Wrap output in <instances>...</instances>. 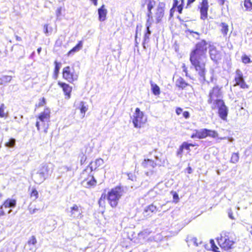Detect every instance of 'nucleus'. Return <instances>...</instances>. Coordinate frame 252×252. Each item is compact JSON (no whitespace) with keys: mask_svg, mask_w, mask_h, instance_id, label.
<instances>
[{"mask_svg":"<svg viewBox=\"0 0 252 252\" xmlns=\"http://www.w3.org/2000/svg\"><path fill=\"white\" fill-rule=\"evenodd\" d=\"M57 84L62 88L65 98L66 99H70L71 96L72 87L70 86L69 84L61 81H58Z\"/></svg>","mask_w":252,"mask_h":252,"instance_id":"4468645a","label":"nucleus"},{"mask_svg":"<svg viewBox=\"0 0 252 252\" xmlns=\"http://www.w3.org/2000/svg\"><path fill=\"white\" fill-rule=\"evenodd\" d=\"M182 67L183 68V71L186 74V76H188V68L186 66V64H183L182 66Z\"/></svg>","mask_w":252,"mask_h":252,"instance_id":"3c124183","label":"nucleus"},{"mask_svg":"<svg viewBox=\"0 0 252 252\" xmlns=\"http://www.w3.org/2000/svg\"><path fill=\"white\" fill-rule=\"evenodd\" d=\"M208 48L210 58L213 61L218 63L221 59V51L218 50L216 46L210 45L205 39H202L197 42L189 54V61L198 74L199 79L203 82L206 81L205 77L207 72L206 63Z\"/></svg>","mask_w":252,"mask_h":252,"instance_id":"f257e3e1","label":"nucleus"},{"mask_svg":"<svg viewBox=\"0 0 252 252\" xmlns=\"http://www.w3.org/2000/svg\"><path fill=\"white\" fill-rule=\"evenodd\" d=\"M177 1V6H176V9L177 10V11H178V6H179V5L180 4V1L178 0H173V3H174V2Z\"/></svg>","mask_w":252,"mask_h":252,"instance_id":"13d9d810","label":"nucleus"},{"mask_svg":"<svg viewBox=\"0 0 252 252\" xmlns=\"http://www.w3.org/2000/svg\"><path fill=\"white\" fill-rule=\"evenodd\" d=\"M186 170L187 171V172L188 173V174H191L192 173V168L190 166H188L186 169Z\"/></svg>","mask_w":252,"mask_h":252,"instance_id":"864d4df0","label":"nucleus"},{"mask_svg":"<svg viewBox=\"0 0 252 252\" xmlns=\"http://www.w3.org/2000/svg\"><path fill=\"white\" fill-rule=\"evenodd\" d=\"M15 37L17 41H22V38L21 37L19 36L18 35H15Z\"/></svg>","mask_w":252,"mask_h":252,"instance_id":"4d7b16f0","label":"nucleus"},{"mask_svg":"<svg viewBox=\"0 0 252 252\" xmlns=\"http://www.w3.org/2000/svg\"><path fill=\"white\" fill-rule=\"evenodd\" d=\"M15 143V140L14 139H10L8 142H6V145L9 147H13Z\"/></svg>","mask_w":252,"mask_h":252,"instance_id":"79ce46f5","label":"nucleus"},{"mask_svg":"<svg viewBox=\"0 0 252 252\" xmlns=\"http://www.w3.org/2000/svg\"><path fill=\"white\" fill-rule=\"evenodd\" d=\"M54 64L55 65L53 77L55 79H57L58 78L60 69L61 66V63L60 62H58L57 61H55L54 62Z\"/></svg>","mask_w":252,"mask_h":252,"instance_id":"4be33fe9","label":"nucleus"},{"mask_svg":"<svg viewBox=\"0 0 252 252\" xmlns=\"http://www.w3.org/2000/svg\"><path fill=\"white\" fill-rule=\"evenodd\" d=\"M83 41L82 40L79 41L77 44L67 52V56L74 54L75 53L80 50L83 47Z\"/></svg>","mask_w":252,"mask_h":252,"instance_id":"a211bd4d","label":"nucleus"},{"mask_svg":"<svg viewBox=\"0 0 252 252\" xmlns=\"http://www.w3.org/2000/svg\"><path fill=\"white\" fill-rule=\"evenodd\" d=\"M153 22V18H147L146 20V32L145 33H148L149 34H151V31L150 30V28L152 25V23Z\"/></svg>","mask_w":252,"mask_h":252,"instance_id":"473e14b6","label":"nucleus"},{"mask_svg":"<svg viewBox=\"0 0 252 252\" xmlns=\"http://www.w3.org/2000/svg\"><path fill=\"white\" fill-rule=\"evenodd\" d=\"M79 179L81 180V184L86 188H91L95 186L97 184L92 172H89L86 169H84L80 173Z\"/></svg>","mask_w":252,"mask_h":252,"instance_id":"423d86ee","label":"nucleus"},{"mask_svg":"<svg viewBox=\"0 0 252 252\" xmlns=\"http://www.w3.org/2000/svg\"><path fill=\"white\" fill-rule=\"evenodd\" d=\"M158 208L157 206L153 204H150L147 206L144 210V212L147 214V215L150 216L152 213L157 212Z\"/></svg>","mask_w":252,"mask_h":252,"instance_id":"5701e85b","label":"nucleus"},{"mask_svg":"<svg viewBox=\"0 0 252 252\" xmlns=\"http://www.w3.org/2000/svg\"><path fill=\"white\" fill-rule=\"evenodd\" d=\"M41 50V48H39L38 49H37V52L38 53H39L40 52Z\"/></svg>","mask_w":252,"mask_h":252,"instance_id":"680f3d73","label":"nucleus"},{"mask_svg":"<svg viewBox=\"0 0 252 252\" xmlns=\"http://www.w3.org/2000/svg\"><path fill=\"white\" fill-rule=\"evenodd\" d=\"M177 1H176L174 2V3H173L172 7L170 10V15L171 17L173 16L175 10L176 9V6H177Z\"/></svg>","mask_w":252,"mask_h":252,"instance_id":"37998d69","label":"nucleus"},{"mask_svg":"<svg viewBox=\"0 0 252 252\" xmlns=\"http://www.w3.org/2000/svg\"><path fill=\"white\" fill-rule=\"evenodd\" d=\"M180 2L181 3L178 6V12L179 14H181L184 6L185 0H180Z\"/></svg>","mask_w":252,"mask_h":252,"instance_id":"a19ab883","label":"nucleus"},{"mask_svg":"<svg viewBox=\"0 0 252 252\" xmlns=\"http://www.w3.org/2000/svg\"><path fill=\"white\" fill-rule=\"evenodd\" d=\"M210 243L211 245V248L210 249L206 248L207 251H213L214 252H220V249L216 245L215 242L213 239L210 240Z\"/></svg>","mask_w":252,"mask_h":252,"instance_id":"c756f323","label":"nucleus"},{"mask_svg":"<svg viewBox=\"0 0 252 252\" xmlns=\"http://www.w3.org/2000/svg\"><path fill=\"white\" fill-rule=\"evenodd\" d=\"M142 165L145 168H148L149 167L154 168L156 165V163L153 159L145 158L142 161Z\"/></svg>","mask_w":252,"mask_h":252,"instance_id":"412c9836","label":"nucleus"},{"mask_svg":"<svg viewBox=\"0 0 252 252\" xmlns=\"http://www.w3.org/2000/svg\"><path fill=\"white\" fill-rule=\"evenodd\" d=\"M241 60L243 63L248 64L252 62L250 58L246 54H244L242 56Z\"/></svg>","mask_w":252,"mask_h":252,"instance_id":"4c0bfd02","label":"nucleus"},{"mask_svg":"<svg viewBox=\"0 0 252 252\" xmlns=\"http://www.w3.org/2000/svg\"><path fill=\"white\" fill-rule=\"evenodd\" d=\"M103 163V160L101 158H97L94 161H91L89 164L91 171L95 170L98 167L102 165Z\"/></svg>","mask_w":252,"mask_h":252,"instance_id":"6ab92c4d","label":"nucleus"},{"mask_svg":"<svg viewBox=\"0 0 252 252\" xmlns=\"http://www.w3.org/2000/svg\"><path fill=\"white\" fill-rule=\"evenodd\" d=\"M6 107L3 103L0 105V118H6L8 116V112L5 111Z\"/></svg>","mask_w":252,"mask_h":252,"instance_id":"2f4dec72","label":"nucleus"},{"mask_svg":"<svg viewBox=\"0 0 252 252\" xmlns=\"http://www.w3.org/2000/svg\"><path fill=\"white\" fill-rule=\"evenodd\" d=\"M195 132L191 135V138H197L199 139H204L207 137L213 138H218L220 140H224L226 139L225 137H219V134L217 131L207 128H203L200 130H195Z\"/></svg>","mask_w":252,"mask_h":252,"instance_id":"39448f33","label":"nucleus"},{"mask_svg":"<svg viewBox=\"0 0 252 252\" xmlns=\"http://www.w3.org/2000/svg\"><path fill=\"white\" fill-rule=\"evenodd\" d=\"M189 33L190 34L194 33V34L197 35L199 36L200 35V33H199L198 32H194V31H189Z\"/></svg>","mask_w":252,"mask_h":252,"instance_id":"5fc2aeb1","label":"nucleus"},{"mask_svg":"<svg viewBox=\"0 0 252 252\" xmlns=\"http://www.w3.org/2000/svg\"><path fill=\"white\" fill-rule=\"evenodd\" d=\"M3 208L4 207L3 204L0 205V216H3L5 214Z\"/></svg>","mask_w":252,"mask_h":252,"instance_id":"de8ad7c7","label":"nucleus"},{"mask_svg":"<svg viewBox=\"0 0 252 252\" xmlns=\"http://www.w3.org/2000/svg\"><path fill=\"white\" fill-rule=\"evenodd\" d=\"M127 176H128V179L129 180H130L131 181H135L136 180V176L134 174H133L132 173H127Z\"/></svg>","mask_w":252,"mask_h":252,"instance_id":"a18cd8bd","label":"nucleus"},{"mask_svg":"<svg viewBox=\"0 0 252 252\" xmlns=\"http://www.w3.org/2000/svg\"><path fill=\"white\" fill-rule=\"evenodd\" d=\"M222 87L214 86L210 90L208 95L207 102L211 105L212 110H218L219 117L223 120H226L228 110L222 99Z\"/></svg>","mask_w":252,"mask_h":252,"instance_id":"f03ea898","label":"nucleus"},{"mask_svg":"<svg viewBox=\"0 0 252 252\" xmlns=\"http://www.w3.org/2000/svg\"><path fill=\"white\" fill-rule=\"evenodd\" d=\"M37 243V240L34 236H32L28 241V244L29 246L35 245Z\"/></svg>","mask_w":252,"mask_h":252,"instance_id":"ea45409f","label":"nucleus"},{"mask_svg":"<svg viewBox=\"0 0 252 252\" xmlns=\"http://www.w3.org/2000/svg\"><path fill=\"white\" fill-rule=\"evenodd\" d=\"M183 116L186 119H187L189 118L190 114L188 111H186L183 112Z\"/></svg>","mask_w":252,"mask_h":252,"instance_id":"8fccbe9b","label":"nucleus"},{"mask_svg":"<svg viewBox=\"0 0 252 252\" xmlns=\"http://www.w3.org/2000/svg\"><path fill=\"white\" fill-rule=\"evenodd\" d=\"M79 105V109L80 110L81 114L82 115V117H84L86 112L88 110V106L84 101H81Z\"/></svg>","mask_w":252,"mask_h":252,"instance_id":"cd10ccee","label":"nucleus"},{"mask_svg":"<svg viewBox=\"0 0 252 252\" xmlns=\"http://www.w3.org/2000/svg\"><path fill=\"white\" fill-rule=\"evenodd\" d=\"M173 198L176 202H177L179 199L178 194L175 191L173 192Z\"/></svg>","mask_w":252,"mask_h":252,"instance_id":"49530a36","label":"nucleus"},{"mask_svg":"<svg viewBox=\"0 0 252 252\" xmlns=\"http://www.w3.org/2000/svg\"><path fill=\"white\" fill-rule=\"evenodd\" d=\"M142 28V25L138 24L136 26L135 35V46H138V42L137 41V36L138 32H140Z\"/></svg>","mask_w":252,"mask_h":252,"instance_id":"f704fd0d","label":"nucleus"},{"mask_svg":"<svg viewBox=\"0 0 252 252\" xmlns=\"http://www.w3.org/2000/svg\"><path fill=\"white\" fill-rule=\"evenodd\" d=\"M176 86L182 89H184L187 86H189V84L186 82V81L182 77H179L176 82Z\"/></svg>","mask_w":252,"mask_h":252,"instance_id":"393cba45","label":"nucleus"},{"mask_svg":"<svg viewBox=\"0 0 252 252\" xmlns=\"http://www.w3.org/2000/svg\"><path fill=\"white\" fill-rule=\"evenodd\" d=\"M239 159V153H233L232 154L230 162L233 163H237Z\"/></svg>","mask_w":252,"mask_h":252,"instance_id":"72a5a7b5","label":"nucleus"},{"mask_svg":"<svg viewBox=\"0 0 252 252\" xmlns=\"http://www.w3.org/2000/svg\"><path fill=\"white\" fill-rule=\"evenodd\" d=\"M217 241L220 247L225 251L232 249L235 243L232 238L226 233L221 234Z\"/></svg>","mask_w":252,"mask_h":252,"instance_id":"1a4fd4ad","label":"nucleus"},{"mask_svg":"<svg viewBox=\"0 0 252 252\" xmlns=\"http://www.w3.org/2000/svg\"><path fill=\"white\" fill-rule=\"evenodd\" d=\"M5 208H14L16 206V200L15 199L7 198L3 202Z\"/></svg>","mask_w":252,"mask_h":252,"instance_id":"aec40b11","label":"nucleus"},{"mask_svg":"<svg viewBox=\"0 0 252 252\" xmlns=\"http://www.w3.org/2000/svg\"><path fill=\"white\" fill-rule=\"evenodd\" d=\"M2 193L0 192V199L2 198Z\"/></svg>","mask_w":252,"mask_h":252,"instance_id":"0e129e2a","label":"nucleus"},{"mask_svg":"<svg viewBox=\"0 0 252 252\" xmlns=\"http://www.w3.org/2000/svg\"><path fill=\"white\" fill-rule=\"evenodd\" d=\"M229 217L232 220L234 219V217L232 216V214H229Z\"/></svg>","mask_w":252,"mask_h":252,"instance_id":"052dcab7","label":"nucleus"},{"mask_svg":"<svg viewBox=\"0 0 252 252\" xmlns=\"http://www.w3.org/2000/svg\"><path fill=\"white\" fill-rule=\"evenodd\" d=\"M79 158H80V162L81 165L84 164L86 163L87 157V156L84 154L83 153H82L79 155Z\"/></svg>","mask_w":252,"mask_h":252,"instance_id":"e433bc0d","label":"nucleus"},{"mask_svg":"<svg viewBox=\"0 0 252 252\" xmlns=\"http://www.w3.org/2000/svg\"><path fill=\"white\" fill-rule=\"evenodd\" d=\"M209 2L208 0H202L198 5V8L200 12V18L202 20H205L208 18Z\"/></svg>","mask_w":252,"mask_h":252,"instance_id":"9b49d317","label":"nucleus"},{"mask_svg":"<svg viewBox=\"0 0 252 252\" xmlns=\"http://www.w3.org/2000/svg\"><path fill=\"white\" fill-rule=\"evenodd\" d=\"M123 194V189L120 186H116L111 189L107 193H102L98 200V204L101 205L104 203L105 200L107 198L110 206L112 208H116L119 202V200Z\"/></svg>","mask_w":252,"mask_h":252,"instance_id":"7ed1b4c3","label":"nucleus"},{"mask_svg":"<svg viewBox=\"0 0 252 252\" xmlns=\"http://www.w3.org/2000/svg\"><path fill=\"white\" fill-rule=\"evenodd\" d=\"M198 146V145L196 143L192 144V143H188L187 142H184L180 146L179 149L177 151V155L182 156L184 150H187L188 151H190V147H195Z\"/></svg>","mask_w":252,"mask_h":252,"instance_id":"f3484780","label":"nucleus"},{"mask_svg":"<svg viewBox=\"0 0 252 252\" xmlns=\"http://www.w3.org/2000/svg\"><path fill=\"white\" fill-rule=\"evenodd\" d=\"M69 216L74 220L81 219L83 217L82 207L76 204L70 207Z\"/></svg>","mask_w":252,"mask_h":252,"instance_id":"f8f14e48","label":"nucleus"},{"mask_svg":"<svg viewBox=\"0 0 252 252\" xmlns=\"http://www.w3.org/2000/svg\"><path fill=\"white\" fill-rule=\"evenodd\" d=\"M220 32L224 36H226L229 31V26L224 22H221L220 25Z\"/></svg>","mask_w":252,"mask_h":252,"instance_id":"a878e982","label":"nucleus"},{"mask_svg":"<svg viewBox=\"0 0 252 252\" xmlns=\"http://www.w3.org/2000/svg\"><path fill=\"white\" fill-rule=\"evenodd\" d=\"M44 29L45 33H47L48 32L47 25H45L44 26Z\"/></svg>","mask_w":252,"mask_h":252,"instance_id":"6e6d98bb","label":"nucleus"},{"mask_svg":"<svg viewBox=\"0 0 252 252\" xmlns=\"http://www.w3.org/2000/svg\"><path fill=\"white\" fill-rule=\"evenodd\" d=\"M244 5L246 10L251 11L252 10V1L251 0H244Z\"/></svg>","mask_w":252,"mask_h":252,"instance_id":"c9c22d12","label":"nucleus"},{"mask_svg":"<svg viewBox=\"0 0 252 252\" xmlns=\"http://www.w3.org/2000/svg\"><path fill=\"white\" fill-rule=\"evenodd\" d=\"M152 92L155 95H158L160 93V88L156 84L151 82Z\"/></svg>","mask_w":252,"mask_h":252,"instance_id":"c85d7f7f","label":"nucleus"},{"mask_svg":"<svg viewBox=\"0 0 252 252\" xmlns=\"http://www.w3.org/2000/svg\"><path fill=\"white\" fill-rule=\"evenodd\" d=\"M79 73L74 69L73 66L67 65L62 70V77L67 82L73 84L78 80Z\"/></svg>","mask_w":252,"mask_h":252,"instance_id":"0eeeda50","label":"nucleus"},{"mask_svg":"<svg viewBox=\"0 0 252 252\" xmlns=\"http://www.w3.org/2000/svg\"><path fill=\"white\" fill-rule=\"evenodd\" d=\"M175 111L177 115H180L183 112V109L181 107H177Z\"/></svg>","mask_w":252,"mask_h":252,"instance_id":"603ef678","label":"nucleus"},{"mask_svg":"<svg viewBox=\"0 0 252 252\" xmlns=\"http://www.w3.org/2000/svg\"><path fill=\"white\" fill-rule=\"evenodd\" d=\"M235 74L234 86H239L240 88L243 90L249 89L250 86L246 83L242 71L237 69L235 71Z\"/></svg>","mask_w":252,"mask_h":252,"instance_id":"9d476101","label":"nucleus"},{"mask_svg":"<svg viewBox=\"0 0 252 252\" xmlns=\"http://www.w3.org/2000/svg\"><path fill=\"white\" fill-rule=\"evenodd\" d=\"M12 76L9 75H3L0 78V85H4L9 83L12 80Z\"/></svg>","mask_w":252,"mask_h":252,"instance_id":"7c9ffc66","label":"nucleus"},{"mask_svg":"<svg viewBox=\"0 0 252 252\" xmlns=\"http://www.w3.org/2000/svg\"><path fill=\"white\" fill-rule=\"evenodd\" d=\"M156 4L155 0H142L141 7L147 6V13L146 14L147 18H153L152 9Z\"/></svg>","mask_w":252,"mask_h":252,"instance_id":"ddd939ff","label":"nucleus"},{"mask_svg":"<svg viewBox=\"0 0 252 252\" xmlns=\"http://www.w3.org/2000/svg\"><path fill=\"white\" fill-rule=\"evenodd\" d=\"M250 232L251 234V235H252V225L251 227V230H250Z\"/></svg>","mask_w":252,"mask_h":252,"instance_id":"e2e57ef3","label":"nucleus"},{"mask_svg":"<svg viewBox=\"0 0 252 252\" xmlns=\"http://www.w3.org/2000/svg\"><path fill=\"white\" fill-rule=\"evenodd\" d=\"M98 18L100 21H103L106 19L107 11L104 9V5H102L98 9Z\"/></svg>","mask_w":252,"mask_h":252,"instance_id":"b1692460","label":"nucleus"},{"mask_svg":"<svg viewBox=\"0 0 252 252\" xmlns=\"http://www.w3.org/2000/svg\"><path fill=\"white\" fill-rule=\"evenodd\" d=\"M46 104V99L44 97H42L39 100V102L35 105V108H38L44 106Z\"/></svg>","mask_w":252,"mask_h":252,"instance_id":"58836bf2","label":"nucleus"},{"mask_svg":"<svg viewBox=\"0 0 252 252\" xmlns=\"http://www.w3.org/2000/svg\"><path fill=\"white\" fill-rule=\"evenodd\" d=\"M51 110L49 107H45L36 117L35 126L38 131H43L47 133L49 128L51 118Z\"/></svg>","mask_w":252,"mask_h":252,"instance_id":"20e7f679","label":"nucleus"},{"mask_svg":"<svg viewBox=\"0 0 252 252\" xmlns=\"http://www.w3.org/2000/svg\"><path fill=\"white\" fill-rule=\"evenodd\" d=\"M164 7L158 5L156 10L155 17L156 19V23L158 24L162 21L163 18L164 16Z\"/></svg>","mask_w":252,"mask_h":252,"instance_id":"2eb2a0df","label":"nucleus"},{"mask_svg":"<svg viewBox=\"0 0 252 252\" xmlns=\"http://www.w3.org/2000/svg\"><path fill=\"white\" fill-rule=\"evenodd\" d=\"M219 2L220 5H223L225 2V0H219Z\"/></svg>","mask_w":252,"mask_h":252,"instance_id":"bf43d9fd","label":"nucleus"},{"mask_svg":"<svg viewBox=\"0 0 252 252\" xmlns=\"http://www.w3.org/2000/svg\"><path fill=\"white\" fill-rule=\"evenodd\" d=\"M149 35H150V34H149L148 33H145V34H144V40H143V45L144 48H146L145 44L146 41L149 39Z\"/></svg>","mask_w":252,"mask_h":252,"instance_id":"c03bdc74","label":"nucleus"},{"mask_svg":"<svg viewBox=\"0 0 252 252\" xmlns=\"http://www.w3.org/2000/svg\"><path fill=\"white\" fill-rule=\"evenodd\" d=\"M132 122L134 127L141 128L144 126L147 122V118L139 108H136L133 113Z\"/></svg>","mask_w":252,"mask_h":252,"instance_id":"6e6552de","label":"nucleus"},{"mask_svg":"<svg viewBox=\"0 0 252 252\" xmlns=\"http://www.w3.org/2000/svg\"><path fill=\"white\" fill-rule=\"evenodd\" d=\"M49 172L50 168L49 165L47 163H44L41 165L37 174L42 178L43 180H45L49 174Z\"/></svg>","mask_w":252,"mask_h":252,"instance_id":"dca6fc26","label":"nucleus"},{"mask_svg":"<svg viewBox=\"0 0 252 252\" xmlns=\"http://www.w3.org/2000/svg\"><path fill=\"white\" fill-rule=\"evenodd\" d=\"M196 0H187V4L186 6V8L190 7V5L193 3Z\"/></svg>","mask_w":252,"mask_h":252,"instance_id":"09e8293b","label":"nucleus"},{"mask_svg":"<svg viewBox=\"0 0 252 252\" xmlns=\"http://www.w3.org/2000/svg\"><path fill=\"white\" fill-rule=\"evenodd\" d=\"M30 197L33 200H35L38 198V192L35 188H32L31 189H29Z\"/></svg>","mask_w":252,"mask_h":252,"instance_id":"bb28decb","label":"nucleus"}]
</instances>
